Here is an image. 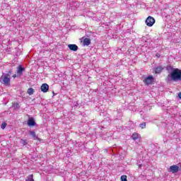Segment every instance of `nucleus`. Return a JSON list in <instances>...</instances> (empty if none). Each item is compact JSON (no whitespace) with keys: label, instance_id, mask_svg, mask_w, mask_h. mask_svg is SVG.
Wrapping results in <instances>:
<instances>
[{"label":"nucleus","instance_id":"f257e3e1","mask_svg":"<svg viewBox=\"0 0 181 181\" xmlns=\"http://www.w3.org/2000/svg\"><path fill=\"white\" fill-rule=\"evenodd\" d=\"M167 70L170 74L168 75V80L170 81H181V69L173 68L171 66L167 67Z\"/></svg>","mask_w":181,"mask_h":181},{"label":"nucleus","instance_id":"f03ea898","mask_svg":"<svg viewBox=\"0 0 181 181\" xmlns=\"http://www.w3.org/2000/svg\"><path fill=\"white\" fill-rule=\"evenodd\" d=\"M11 74H12V71H9L8 74H3L0 78V83L4 84V86H9L11 84Z\"/></svg>","mask_w":181,"mask_h":181},{"label":"nucleus","instance_id":"7ed1b4c3","mask_svg":"<svg viewBox=\"0 0 181 181\" xmlns=\"http://www.w3.org/2000/svg\"><path fill=\"white\" fill-rule=\"evenodd\" d=\"M181 169V163H178L177 165H173L170 166L169 172H171V173H177L179 170Z\"/></svg>","mask_w":181,"mask_h":181},{"label":"nucleus","instance_id":"20e7f679","mask_svg":"<svg viewBox=\"0 0 181 181\" xmlns=\"http://www.w3.org/2000/svg\"><path fill=\"white\" fill-rule=\"evenodd\" d=\"M146 25H147L149 28L155 25V18L152 16H148L146 20Z\"/></svg>","mask_w":181,"mask_h":181},{"label":"nucleus","instance_id":"39448f33","mask_svg":"<svg viewBox=\"0 0 181 181\" xmlns=\"http://www.w3.org/2000/svg\"><path fill=\"white\" fill-rule=\"evenodd\" d=\"M153 76H148V77L144 78V83H145V84H146L147 86H149V84H152V83H153Z\"/></svg>","mask_w":181,"mask_h":181},{"label":"nucleus","instance_id":"423d86ee","mask_svg":"<svg viewBox=\"0 0 181 181\" xmlns=\"http://www.w3.org/2000/svg\"><path fill=\"white\" fill-rule=\"evenodd\" d=\"M68 47L72 52H77L78 50V47L76 44H70L68 45Z\"/></svg>","mask_w":181,"mask_h":181},{"label":"nucleus","instance_id":"0eeeda50","mask_svg":"<svg viewBox=\"0 0 181 181\" xmlns=\"http://www.w3.org/2000/svg\"><path fill=\"white\" fill-rule=\"evenodd\" d=\"M41 91H42V93H47V91H49V85H47V83H43L41 86Z\"/></svg>","mask_w":181,"mask_h":181},{"label":"nucleus","instance_id":"6e6552de","mask_svg":"<svg viewBox=\"0 0 181 181\" xmlns=\"http://www.w3.org/2000/svg\"><path fill=\"white\" fill-rule=\"evenodd\" d=\"M36 125V122L33 118H30L28 121V127H35Z\"/></svg>","mask_w":181,"mask_h":181},{"label":"nucleus","instance_id":"1a4fd4ad","mask_svg":"<svg viewBox=\"0 0 181 181\" xmlns=\"http://www.w3.org/2000/svg\"><path fill=\"white\" fill-rule=\"evenodd\" d=\"M83 46H89V45L91 44V40H90V38H85L83 40Z\"/></svg>","mask_w":181,"mask_h":181},{"label":"nucleus","instance_id":"9d476101","mask_svg":"<svg viewBox=\"0 0 181 181\" xmlns=\"http://www.w3.org/2000/svg\"><path fill=\"white\" fill-rule=\"evenodd\" d=\"M25 70V68L22 67V66H19L17 70V74L21 76L22 73H23V71Z\"/></svg>","mask_w":181,"mask_h":181},{"label":"nucleus","instance_id":"9b49d317","mask_svg":"<svg viewBox=\"0 0 181 181\" xmlns=\"http://www.w3.org/2000/svg\"><path fill=\"white\" fill-rule=\"evenodd\" d=\"M162 70H163V67L161 66H157L155 70L156 74H159V73L162 72Z\"/></svg>","mask_w":181,"mask_h":181},{"label":"nucleus","instance_id":"f8f14e48","mask_svg":"<svg viewBox=\"0 0 181 181\" xmlns=\"http://www.w3.org/2000/svg\"><path fill=\"white\" fill-rule=\"evenodd\" d=\"M27 93L29 95H33V93H35V89H33V88H29Z\"/></svg>","mask_w":181,"mask_h":181},{"label":"nucleus","instance_id":"ddd939ff","mask_svg":"<svg viewBox=\"0 0 181 181\" xmlns=\"http://www.w3.org/2000/svg\"><path fill=\"white\" fill-rule=\"evenodd\" d=\"M138 138H139V134H138V133H133V134L132 135V139L134 141H136V139H138Z\"/></svg>","mask_w":181,"mask_h":181},{"label":"nucleus","instance_id":"4468645a","mask_svg":"<svg viewBox=\"0 0 181 181\" xmlns=\"http://www.w3.org/2000/svg\"><path fill=\"white\" fill-rule=\"evenodd\" d=\"M29 134L32 136L33 138H34V139H39V137L36 136V133L35 132L30 131Z\"/></svg>","mask_w":181,"mask_h":181},{"label":"nucleus","instance_id":"2eb2a0df","mask_svg":"<svg viewBox=\"0 0 181 181\" xmlns=\"http://www.w3.org/2000/svg\"><path fill=\"white\" fill-rule=\"evenodd\" d=\"M139 127H141V129H145V128H146V123L144 122L140 124Z\"/></svg>","mask_w":181,"mask_h":181},{"label":"nucleus","instance_id":"dca6fc26","mask_svg":"<svg viewBox=\"0 0 181 181\" xmlns=\"http://www.w3.org/2000/svg\"><path fill=\"white\" fill-rule=\"evenodd\" d=\"M26 181H35V180H33V175H30L28 176V180H26Z\"/></svg>","mask_w":181,"mask_h":181},{"label":"nucleus","instance_id":"f3484780","mask_svg":"<svg viewBox=\"0 0 181 181\" xmlns=\"http://www.w3.org/2000/svg\"><path fill=\"white\" fill-rule=\"evenodd\" d=\"M121 181H128V180H127V175H122Z\"/></svg>","mask_w":181,"mask_h":181},{"label":"nucleus","instance_id":"a211bd4d","mask_svg":"<svg viewBox=\"0 0 181 181\" xmlns=\"http://www.w3.org/2000/svg\"><path fill=\"white\" fill-rule=\"evenodd\" d=\"M21 143L23 144V145H26L28 144V142L26 141V140H23V139H21Z\"/></svg>","mask_w":181,"mask_h":181},{"label":"nucleus","instance_id":"6ab92c4d","mask_svg":"<svg viewBox=\"0 0 181 181\" xmlns=\"http://www.w3.org/2000/svg\"><path fill=\"white\" fill-rule=\"evenodd\" d=\"M5 128H6V123H2L1 129H5Z\"/></svg>","mask_w":181,"mask_h":181},{"label":"nucleus","instance_id":"aec40b11","mask_svg":"<svg viewBox=\"0 0 181 181\" xmlns=\"http://www.w3.org/2000/svg\"><path fill=\"white\" fill-rule=\"evenodd\" d=\"M13 107H14L15 108H19V104H18V103H15L14 105H13Z\"/></svg>","mask_w":181,"mask_h":181},{"label":"nucleus","instance_id":"412c9836","mask_svg":"<svg viewBox=\"0 0 181 181\" xmlns=\"http://www.w3.org/2000/svg\"><path fill=\"white\" fill-rule=\"evenodd\" d=\"M178 97H179V98H180V100H181V92H180V93H178Z\"/></svg>","mask_w":181,"mask_h":181},{"label":"nucleus","instance_id":"4be33fe9","mask_svg":"<svg viewBox=\"0 0 181 181\" xmlns=\"http://www.w3.org/2000/svg\"><path fill=\"white\" fill-rule=\"evenodd\" d=\"M13 78H16V74L13 75Z\"/></svg>","mask_w":181,"mask_h":181}]
</instances>
